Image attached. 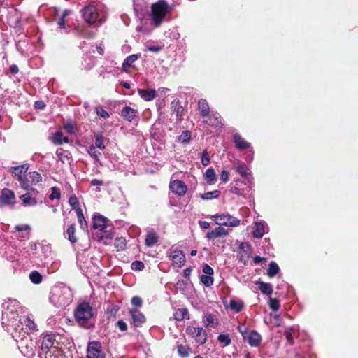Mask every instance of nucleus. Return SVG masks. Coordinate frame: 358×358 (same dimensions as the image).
Wrapping results in <instances>:
<instances>
[{
	"label": "nucleus",
	"mask_w": 358,
	"mask_h": 358,
	"mask_svg": "<svg viewBox=\"0 0 358 358\" xmlns=\"http://www.w3.org/2000/svg\"><path fill=\"white\" fill-rule=\"evenodd\" d=\"M110 220L105 216L95 213L92 216L93 235L96 236L98 241H102L108 244L107 241L113 238V225L109 223Z\"/></svg>",
	"instance_id": "1"
},
{
	"label": "nucleus",
	"mask_w": 358,
	"mask_h": 358,
	"mask_svg": "<svg viewBox=\"0 0 358 358\" xmlns=\"http://www.w3.org/2000/svg\"><path fill=\"white\" fill-rule=\"evenodd\" d=\"M74 316L79 326L89 329L94 327L96 322V311L89 302L78 304L74 310Z\"/></svg>",
	"instance_id": "2"
},
{
	"label": "nucleus",
	"mask_w": 358,
	"mask_h": 358,
	"mask_svg": "<svg viewBox=\"0 0 358 358\" xmlns=\"http://www.w3.org/2000/svg\"><path fill=\"white\" fill-rule=\"evenodd\" d=\"M73 301L71 289L62 283H59L52 287L50 301L55 306L64 308L69 306Z\"/></svg>",
	"instance_id": "3"
},
{
	"label": "nucleus",
	"mask_w": 358,
	"mask_h": 358,
	"mask_svg": "<svg viewBox=\"0 0 358 358\" xmlns=\"http://www.w3.org/2000/svg\"><path fill=\"white\" fill-rule=\"evenodd\" d=\"M12 337L17 342L18 348L24 356L31 358L35 355L37 343L29 337L27 332L22 331L19 334L12 333Z\"/></svg>",
	"instance_id": "4"
},
{
	"label": "nucleus",
	"mask_w": 358,
	"mask_h": 358,
	"mask_svg": "<svg viewBox=\"0 0 358 358\" xmlns=\"http://www.w3.org/2000/svg\"><path fill=\"white\" fill-rule=\"evenodd\" d=\"M169 12V6L166 1L159 0L152 3L150 13L151 24L155 27H160Z\"/></svg>",
	"instance_id": "5"
},
{
	"label": "nucleus",
	"mask_w": 358,
	"mask_h": 358,
	"mask_svg": "<svg viewBox=\"0 0 358 358\" xmlns=\"http://www.w3.org/2000/svg\"><path fill=\"white\" fill-rule=\"evenodd\" d=\"M55 341V336L52 334H47L41 338L38 350L40 358H59V352L54 346Z\"/></svg>",
	"instance_id": "6"
},
{
	"label": "nucleus",
	"mask_w": 358,
	"mask_h": 358,
	"mask_svg": "<svg viewBox=\"0 0 358 358\" xmlns=\"http://www.w3.org/2000/svg\"><path fill=\"white\" fill-rule=\"evenodd\" d=\"M1 324L3 328L9 334H19L24 331V324L22 318L19 315V313L15 314H8V321L1 319Z\"/></svg>",
	"instance_id": "7"
},
{
	"label": "nucleus",
	"mask_w": 358,
	"mask_h": 358,
	"mask_svg": "<svg viewBox=\"0 0 358 358\" xmlns=\"http://www.w3.org/2000/svg\"><path fill=\"white\" fill-rule=\"evenodd\" d=\"M42 180L41 174L36 171H31L25 175L20 185L22 189L26 191H31L33 193L38 192L32 186L38 184Z\"/></svg>",
	"instance_id": "8"
},
{
	"label": "nucleus",
	"mask_w": 358,
	"mask_h": 358,
	"mask_svg": "<svg viewBox=\"0 0 358 358\" xmlns=\"http://www.w3.org/2000/svg\"><path fill=\"white\" fill-rule=\"evenodd\" d=\"M82 15L85 22L95 27H99L102 23V20L99 17L96 8L93 5H88L84 7L82 10Z\"/></svg>",
	"instance_id": "9"
},
{
	"label": "nucleus",
	"mask_w": 358,
	"mask_h": 358,
	"mask_svg": "<svg viewBox=\"0 0 358 358\" xmlns=\"http://www.w3.org/2000/svg\"><path fill=\"white\" fill-rule=\"evenodd\" d=\"M2 308V320L8 321V315H15V313H19L21 306L17 300L8 299L3 303Z\"/></svg>",
	"instance_id": "10"
},
{
	"label": "nucleus",
	"mask_w": 358,
	"mask_h": 358,
	"mask_svg": "<svg viewBox=\"0 0 358 358\" xmlns=\"http://www.w3.org/2000/svg\"><path fill=\"white\" fill-rule=\"evenodd\" d=\"M215 223L218 225L238 227L240 225L241 220L230 214L214 215L212 216Z\"/></svg>",
	"instance_id": "11"
},
{
	"label": "nucleus",
	"mask_w": 358,
	"mask_h": 358,
	"mask_svg": "<svg viewBox=\"0 0 358 358\" xmlns=\"http://www.w3.org/2000/svg\"><path fill=\"white\" fill-rule=\"evenodd\" d=\"M186 333L200 344H204L207 340L206 331L202 327L188 326L186 328Z\"/></svg>",
	"instance_id": "12"
},
{
	"label": "nucleus",
	"mask_w": 358,
	"mask_h": 358,
	"mask_svg": "<svg viewBox=\"0 0 358 358\" xmlns=\"http://www.w3.org/2000/svg\"><path fill=\"white\" fill-rule=\"evenodd\" d=\"M235 171L238 173L244 179L247 180L248 192H250L253 186V177L250 169L243 162L234 167Z\"/></svg>",
	"instance_id": "13"
},
{
	"label": "nucleus",
	"mask_w": 358,
	"mask_h": 358,
	"mask_svg": "<svg viewBox=\"0 0 358 358\" xmlns=\"http://www.w3.org/2000/svg\"><path fill=\"white\" fill-rule=\"evenodd\" d=\"M0 255L10 262H14L17 260V252L16 249L10 244H4L0 247Z\"/></svg>",
	"instance_id": "14"
},
{
	"label": "nucleus",
	"mask_w": 358,
	"mask_h": 358,
	"mask_svg": "<svg viewBox=\"0 0 358 358\" xmlns=\"http://www.w3.org/2000/svg\"><path fill=\"white\" fill-rule=\"evenodd\" d=\"M269 231L268 224L264 220H258L254 222L252 236L255 238H262L265 234Z\"/></svg>",
	"instance_id": "15"
},
{
	"label": "nucleus",
	"mask_w": 358,
	"mask_h": 358,
	"mask_svg": "<svg viewBox=\"0 0 358 358\" xmlns=\"http://www.w3.org/2000/svg\"><path fill=\"white\" fill-rule=\"evenodd\" d=\"M87 358H105L101 352V345L98 341L90 342L87 346Z\"/></svg>",
	"instance_id": "16"
},
{
	"label": "nucleus",
	"mask_w": 358,
	"mask_h": 358,
	"mask_svg": "<svg viewBox=\"0 0 358 358\" xmlns=\"http://www.w3.org/2000/svg\"><path fill=\"white\" fill-rule=\"evenodd\" d=\"M235 182V185L231 186L230 192L232 194L245 197L250 192L247 191L248 183L239 179L236 180Z\"/></svg>",
	"instance_id": "17"
},
{
	"label": "nucleus",
	"mask_w": 358,
	"mask_h": 358,
	"mask_svg": "<svg viewBox=\"0 0 358 358\" xmlns=\"http://www.w3.org/2000/svg\"><path fill=\"white\" fill-rule=\"evenodd\" d=\"M15 203V196L14 192L7 188L2 190L0 195V207L12 205Z\"/></svg>",
	"instance_id": "18"
},
{
	"label": "nucleus",
	"mask_w": 358,
	"mask_h": 358,
	"mask_svg": "<svg viewBox=\"0 0 358 358\" xmlns=\"http://www.w3.org/2000/svg\"><path fill=\"white\" fill-rule=\"evenodd\" d=\"M169 188L173 193L180 196L185 195L187 189L185 183L178 180L172 181L169 185Z\"/></svg>",
	"instance_id": "19"
},
{
	"label": "nucleus",
	"mask_w": 358,
	"mask_h": 358,
	"mask_svg": "<svg viewBox=\"0 0 358 358\" xmlns=\"http://www.w3.org/2000/svg\"><path fill=\"white\" fill-rule=\"evenodd\" d=\"M131 322L135 327H141L145 322V317L138 309H131L129 311Z\"/></svg>",
	"instance_id": "20"
},
{
	"label": "nucleus",
	"mask_w": 358,
	"mask_h": 358,
	"mask_svg": "<svg viewBox=\"0 0 358 358\" xmlns=\"http://www.w3.org/2000/svg\"><path fill=\"white\" fill-rule=\"evenodd\" d=\"M229 234L228 231L222 227H216L210 231H208L205 238L208 240H212L217 238L226 236Z\"/></svg>",
	"instance_id": "21"
},
{
	"label": "nucleus",
	"mask_w": 358,
	"mask_h": 358,
	"mask_svg": "<svg viewBox=\"0 0 358 358\" xmlns=\"http://www.w3.org/2000/svg\"><path fill=\"white\" fill-rule=\"evenodd\" d=\"M244 339L248 341L250 346L257 347L260 344L262 337L256 331H251L248 336H244Z\"/></svg>",
	"instance_id": "22"
},
{
	"label": "nucleus",
	"mask_w": 358,
	"mask_h": 358,
	"mask_svg": "<svg viewBox=\"0 0 358 358\" xmlns=\"http://www.w3.org/2000/svg\"><path fill=\"white\" fill-rule=\"evenodd\" d=\"M173 264L181 267L185 262V256L182 251L175 250L170 255Z\"/></svg>",
	"instance_id": "23"
},
{
	"label": "nucleus",
	"mask_w": 358,
	"mask_h": 358,
	"mask_svg": "<svg viewBox=\"0 0 358 358\" xmlns=\"http://www.w3.org/2000/svg\"><path fill=\"white\" fill-rule=\"evenodd\" d=\"M29 165L28 164H24L22 165L11 167L13 173L17 177L19 182L23 180L24 177L27 174Z\"/></svg>",
	"instance_id": "24"
},
{
	"label": "nucleus",
	"mask_w": 358,
	"mask_h": 358,
	"mask_svg": "<svg viewBox=\"0 0 358 358\" xmlns=\"http://www.w3.org/2000/svg\"><path fill=\"white\" fill-rule=\"evenodd\" d=\"M26 194H24L20 196L22 200V205L24 206H34L37 204V201L35 197L32 195H36L38 193H33L31 191H27Z\"/></svg>",
	"instance_id": "25"
},
{
	"label": "nucleus",
	"mask_w": 358,
	"mask_h": 358,
	"mask_svg": "<svg viewBox=\"0 0 358 358\" xmlns=\"http://www.w3.org/2000/svg\"><path fill=\"white\" fill-rule=\"evenodd\" d=\"M137 110L130 106H124L120 113L121 116L128 122H132L137 115Z\"/></svg>",
	"instance_id": "26"
},
{
	"label": "nucleus",
	"mask_w": 358,
	"mask_h": 358,
	"mask_svg": "<svg viewBox=\"0 0 358 358\" xmlns=\"http://www.w3.org/2000/svg\"><path fill=\"white\" fill-rule=\"evenodd\" d=\"M233 139L236 148L240 150H244L248 148H250V143L249 142H247L238 133H236L233 135Z\"/></svg>",
	"instance_id": "27"
},
{
	"label": "nucleus",
	"mask_w": 358,
	"mask_h": 358,
	"mask_svg": "<svg viewBox=\"0 0 358 358\" xmlns=\"http://www.w3.org/2000/svg\"><path fill=\"white\" fill-rule=\"evenodd\" d=\"M171 110L176 115L177 120H182L184 115V108L178 99H174L171 103Z\"/></svg>",
	"instance_id": "28"
},
{
	"label": "nucleus",
	"mask_w": 358,
	"mask_h": 358,
	"mask_svg": "<svg viewBox=\"0 0 358 358\" xmlns=\"http://www.w3.org/2000/svg\"><path fill=\"white\" fill-rule=\"evenodd\" d=\"M158 240L159 236L154 229H149L147 231L145 238V244L147 247L151 248L154 246Z\"/></svg>",
	"instance_id": "29"
},
{
	"label": "nucleus",
	"mask_w": 358,
	"mask_h": 358,
	"mask_svg": "<svg viewBox=\"0 0 358 358\" xmlns=\"http://www.w3.org/2000/svg\"><path fill=\"white\" fill-rule=\"evenodd\" d=\"M138 94L144 101H150L156 96L155 89H138Z\"/></svg>",
	"instance_id": "30"
},
{
	"label": "nucleus",
	"mask_w": 358,
	"mask_h": 358,
	"mask_svg": "<svg viewBox=\"0 0 358 358\" xmlns=\"http://www.w3.org/2000/svg\"><path fill=\"white\" fill-rule=\"evenodd\" d=\"M198 110L202 117H206L209 115L210 108L206 99H201L198 101Z\"/></svg>",
	"instance_id": "31"
},
{
	"label": "nucleus",
	"mask_w": 358,
	"mask_h": 358,
	"mask_svg": "<svg viewBox=\"0 0 358 358\" xmlns=\"http://www.w3.org/2000/svg\"><path fill=\"white\" fill-rule=\"evenodd\" d=\"M207 120H204V122L209 126L213 127H217L222 125L220 120H219V115L217 113H210L209 115L206 117Z\"/></svg>",
	"instance_id": "32"
},
{
	"label": "nucleus",
	"mask_w": 358,
	"mask_h": 358,
	"mask_svg": "<svg viewBox=\"0 0 358 358\" xmlns=\"http://www.w3.org/2000/svg\"><path fill=\"white\" fill-rule=\"evenodd\" d=\"M257 285L262 294L268 296H271L273 294V289L270 283L258 281Z\"/></svg>",
	"instance_id": "33"
},
{
	"label": "nucleus",
	"mask_w": 358,
	"mask_h": 358,
	"mask_svg": "<svg viewBox=\"0 0 358 358\" xmlns=\"http://www.w3.org/2000/svg\"><path fill=\"white\" fill-rule=\"evenodd\" d=\"M56 155L62 163L68 162L71 158V154L68 150L62 148H58L56 151Z\"/></svg>",
	"instance_id": "34"
},
{
	"label": "nucleus",
	"mask_w": 358,
	"mask_h": 358,
	"mask_svg": "<svg viewBox=\"0 0 358 358\" xmlns=\"http://www.w3.org/2000/svg\"><path fill=\"white\" fill-rule=\"evenodd\" d=\"M244 307L243 302L240 299L230 300L229 308L233 310L235 313H240Z\"/></svg>",
	"instance_id": "35"
},
{
	"label": "nucleus",
	"mask_w": 358,
	"mask_h": 358,
	"mask_svg": "<svg viewBox=\"0 0 358 358\" xmlns=\"http://www.w3.org/2000/svg\"><path fill=\"white\" fill-rule=\"evenodd\" d=\"M205 180L208 184H214L217 180L216 174L213 168L207 169L204 174Z\"/></svg>",
	"instance_id": "36"
},
{
	"label": "nucleus",
	"mask_w": 358,
	"mask_h": 358,
	"mask_svg": "<svg viewBox=\"0 0 358 358\" xmlns=\"http://www.w3.org/2000/svg\"><path fill=\"white\" fill-rule=\"evenodd\" d=\"M76 215L80 229L83 231H87L88 229V225L81 208L76 209Z\"/></svg>",
	"instance_id": "37"
},
{
	"label": "nucleus",
	"mask_w": 358,
	"mask_h": 358,
	"mask_svg": "<svg viewBox=\"0 0 358 358\" xmlns=\"http://www.w3.org/2000/svg\"><path fill=\"white\" fill-rule=\"evenodd\" d=\"M280 272V267L275 262H271L268 264V268L266 274L269 278L275 277Z\"/></svg>",
	"instance_id": "38"
},
{
	"label": "nucleus",
	"mask_w": 358,
	"mask_h": 358,
	"mask_svg": "<svg viewBox=\"0 0 358 358\" xmlns=\"http://www.w3.org/2000/svg\"><path fill=\"white\" fill-rule=\"evenodd\" d=\"M52 143L55 145H62V143H69V138L64 136L62 131H57L52 137Z\"/></svg>",
	"instance_id": "39"
},
{
	"label": "nucleus",
	"mask_w": 358,
	"mask_h": 358,
	"mask_svg": "<svg viewBox=\"0 0 358 358\" xmlns=\"http://www.w3.org/2000/svg\"><path fill=\"white\" fill-rule=\"evenodd\" d=\"M203 321L205 323L206 326L207 327H215L218 324L217 320L216 319L215 315L211 313L206 314L203 317Z\"/></svg>",
	"instance_id": "40"
},
{
	"label": "nucleus",
	"mask_w": 358,
	"mask_h": 358,
	"mask_svg": "<svg viewBox=\"0 0 358 358\" xmlns=\"http://www.w3.org/2000/svg\"><path fill=\"white\" fill-rule=\"evenodd\" d=\"M139 55L136 54L131 55L124 59L122 63V69L126 71L127 68L131 66L132 64L135 62L138 58Z\"/></svg>",
	"instance_id": "41"
},
{
	"label": "nucleus",
	"mask_w": 358,
	"mask_h": 358,
	"mask_svg": "<svg viewBox=\"0 0 358 358\" xmlns=\"http://www.w3.org/2000/svg\"><path fill=\"white\" fill-rule=\"evenodd\" d=\"M76 227L75 224H71L66 229L65 234L68 236V239L72 243L77 242V238L75 236Z\"/></svg>",
	"instance_id": "42"
},
{
	"label": "nucleus",
	"mask_w": 358,
	"mask_h": 358,
	"mask_svg": "<svg viewBox=\"0 0 358 358\" xmlns=\"http://www.w3.org/2000/svg\"><path fill=\"white\" fill-rule=\"evenodd\" d=\"M87 151L90 157L94 159V161L99 162L101 153L96 150V147L94 145H90Z\"/></svg>",
	"instance_id": "43"
},
{
	"label": "nucleus",
	"mask_w": 358,
	"mask_h": 358,
	"mask_svg": "<svg viewBox=\"0 0 358 358\" xmlns=\"http://www.w3.org/2000/svg\"><path fill=\"white\" fill-rule=\"evenodd\" d=\"M127 241L123 237H117L115 239L114 246L118 251L124 250L126 248Z\"/></svg>",
	"instance_id": "44"
},
{
	"label": "nucleus",
	"mask_w": 358,
	"mask_h": 358,
	"mask_svg": "<svg viewBox=\"0 0 358 358\" xmlns=\"http://www.w3.org/2000/svg\"><path fill=\"white\" fill-rule=\"evenodd\" d=\"M221 192L220 190H214L201 194V198L203 200H210L218 198Z\"/></svg>",
	"instance_id": "45"
},
{
	"label": "nucleus",
	"mask_w": 358,
	"mask_h": 358,
	"mask_svg": "<svg viewBox=\"0 0 358 358\" xmlns=\"http://www.w3.org/2000/svg\"><path fill=\"white\" fill-rule=\"evenodd\" d=\"M29 279L34 284L38 285L42 282V275L37 271H33L29 273Z\"/></svg>",
	"instance_id": "46"
},
{
	"label": "nucleus",
	"mask_w": 358,
	"mask_h": 358,
	"mask_svg": "<svg viewBox=\"0 0 358 358\" xmlns=\"http://www.w3.org/2000/svg\"><path fill=\"white\" fill-rule=\"evenodd\" d=\"M294 328L292 327H287L285 329L284 335L287 343L289 345L294 344V336H293Z\"/></svg>",
	"instance_id": "47"
},
{
	"label": "nucleus",
	"mask_w": 358,
	"mask_h": 358,
	"mask_svg": "<svg viewBox=\"0 0 358 358\" xmlns=\"http://www.w3.org/2000/svg\"><path fill=\"white\" fill-rule=\"evenodd\" d=\"M200 281L204 286L209 287L213 285L214 279L212 275H201Z\"/></svg>",
	"instance_id": "48"
},
{
	"label": "nucleus",
	"mask_w": 358,
	"mask_h": 358,
	"mask_svg": "<svg viewBox=\"0 0 358 358\" xmlns=\"http://www.w3.org/2000/svg\"><path fill=\"white\" fill-rule=\"evenodd\" d=\"M96 148H99L101 150L106 148L104 145V138L101 134H97L95 135V145Z\"/></svg>",
	"instance_id": "49"
},
{
	"label": "nucleus",
	"mask_w": 358,
	"mask_h": 358,
	"mask_svg": "<svg viewBox=\"0 0 358 358\" xmlns=\"http://www.w3.org/2000/svg\"><path fill=\"white\" fill-rule=\"evenodd\" d=\"M191 139V132L188 130L182 131V133L178 136V141L182 143H188Z\"/></svg>",
	"instance_id": "50"
},
{
	"label": "nucleus",
	"mask_w": 358,
	"mask_h": 358,
	"mask_svg": "<svg viewBox=\"0 0 358 358\" xmlns=\"http://www.w3.org/2000/svg\"><path fill=\"white\" fill-rule=\"evenodd\" d=\"M217 341L224 346H228L231 343V338L227 334H220L217 336Z\"/></svg>",
	"instance_id": "51"
},
{
	"label": "nucleus",
	"mask_w": 358,
	"mask_h": 358,
	"mask_svg": "<svg viewBox=\"0 0 358 358\" xmlns=\"http://www.w3.org/2000/svg\"><path fill=\"white\" fill-rule=\"evenodd\" d=\"M188 313L187 308H180L176 313V319L179 321L182 320L187 317Z\"/></svg>",
	"instance_id": "52"
},
{
	"label": "nucleus",
	"mask_w": 358,
	"mask_h": 358,
	"mask_svg": "<svg viewBox=\"0 0 358 358\" xmlns=\"http://www.w3.org/2000/svg\"><path fill=\"white\" fill-rule=\"evenodd\" d=\"M96 115L102 118L107 119L110 117V114L102 106H97L95 108Z\"/></svg>",
	"instance_id": "53"
},
{
	"label": "nucleus",
	"mask_w": 358,
	"mask_h": 358,
	"mask_svg": "<svg viewBox=\"0 0 358 358\" xmlns=\"http://www.w3.org/2000/svg\"><path fill=\"white\" fill-rule=\"evenodd\" d=\"M51 193L49 195V199L53 201L54 199H60L61 193L57 187H52L50 189Z\"/></svg>",
	"instance_id": "54"
},
{
	"label": "nucleus",
	"mask_w": 358,
	"mask_h": 358,
	"mask_svg": "<svg viewBox=\"0 0 358 358\" xmlns=\"http://www.w3.org/2000/svg\"><path fill=\"white\" fill-rule=\"evenodd\" d=\"M268 306L272 310L277 311L280 308V304L278 299L270 297Z\"/></svg>",
	"instance_id": "55"
},
{
	"label": "nucleus",
	"mask_w": 358,
	"mask_h": 358,
	"mask_svg": "<svg viewBox=\"0 0 358 358\" xmlns=\"http://www.w3.org/2000/svg\"><path fill=\"white\" fill-rule=\"evenodd\" d=\"M23 324L30 331H35L36 329V324L29 317H24Z\"/></svg>",
	"instance_id": "56"
},
{
	"label": "nucleus",
	"mask_w": 358,
	"mask_h": 358,
	"mask_svg": "<svg viewBox=\"0 0 358 358\" xmlns=\"http://www.w3.org/2000/svg\"><path fill=\"white\" fill-rule=\"evenodd\" d=\"M69 203L73 209H75L76 211V209L80 208L78 199L76 195H73L69 197Z\"/></svg>",
	"instance_id": "57"
},
{
	"label": "nucleus",
	"mask_w": 358,
	"mask_h": 358,
	"mask_svg": "<svg viewBox=\"0 0 358 358\" xmlns=\"http://www.w3.org/2000/svg\"><path fill=\"white\" fill-rule=\"evenodd\" d=\"M131 268L133 271H141L145 268L144 264L141 261H134L131 263Z\"/></svg>",
	"instance_id": "58"
},
{
	"label": "nucleus",
	"mask_w": 358,
	"mask_h": 358,
	"mask_svg": "<svg viewBox=\"0 0 358 358\" xmlns=\"http://www.w3.org/2000/svg\"><path fill=\"white\" fill-rule=\"evenodd\" d=\"M210 163V157L207 150H203L201 154V164L206 166Z\"/></svg>",
	"instance_id": "59"
},
{
	"label": "nucleus",
	"mask_w": 358,
	"mask_h": 358,
	"mask_svg": "<svg viewBox=\"0 0 358 358\" xmlns=\"http://www.w3.org/2000/svg\"><path fill=\"white\" fill-rule=\"evenodd\" d=\"M178 352L182 357H187L189 355L188 348L182 345H179L178 346Z\"/></svg>",
	"instance_id": "60"
},
{
	"label": "nucleus",
	"mask_w": 358,
	"mask_h": 358,
	"mask_svg": "<svg viewBox=\"0 0 358 358\" xmlns=\"http://www.w3.org/2000/svg\"><path fill=\"white\" fill-rule=\"evenodd\" d=\"M202 271H203V273H204L203 275H213V269L208 264H204L202 266Z\"/></svg>",
	"instance_id": "61"
},
{
	"label": "nucleus",
	"mask_w": 358,
	"mask_h": 358,
	"mask_svg": "<svg viewBox=\"0 0 358 358\" xmlns=\"http://www.w3.org/2000/svg\"><path fill=\"white\" fill-rule=\"evenodd\" d=\"M15 231L17 232H21L23 231H29L31 229V226L29 224H17L15 227Z\"/></svg>",
	"instance_id": "62"
},
{
	"label": "nucleus",
	"mask_w": 358,
	"mask_h": 358,
	"mask_svg": "<svg viewBox=\"0 0 358 358\" xmlns=\"http://www.w3.org/2000/svg\"><path fill=\"white\" fill-rule=\"evenodd\" d=\"M64 128L69 134H72L75 132V127L71 122L66 123L64 126Z\"/></svg>",
	"instance_id": "63"
},
{
	"label": "nucleus",
	"mask_w": 358,
	"mask_h": 358,
	"mask_svg": "<svg viewBox=\"0 0 358 358\" xmlns=\"http://www.w3.org/2000/svg\"><path fill=\"white\" fill-rule=\"evenodd\" d=\"M116 327L120 330V331H124L127 329V323L122 320H119L117 323H116Z\"/></svg>",
	"instance_id": "64"
}]
</instances>
